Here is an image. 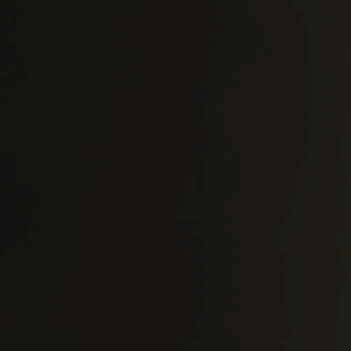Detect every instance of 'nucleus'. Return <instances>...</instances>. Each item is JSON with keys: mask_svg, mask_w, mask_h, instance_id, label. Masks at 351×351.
I'll use <instances>...</instances> for the list:
<instances>
[{"mask_svg": "<svg viewBox=\"0 0 351 351\" xmlns=\"http://www.w3.org/2000/svg\"><path fill=\"white\" fill-rule=\"evenodd\" d=\"M19 351H21V346H20V347H19Z\"/></svg>", "mask_w": 351, "mask_h": 351, "instance_id": "f257e3e1", "label": "nucleus"}, {"mask_svg": "<svg viewBox=\"0 0 351 351\" xmlns=\"http://www.w3.org/2000/svg\"><path fill=\"white\" fill-rule=\"evenodd\" d=\"M19 313H20V315H21V309L19 310Z\"/></svg>", "mask_w": 351, "mask_h": 351, "instance_id": "f03ea898", "label": "nucleus"}]
</instances>
